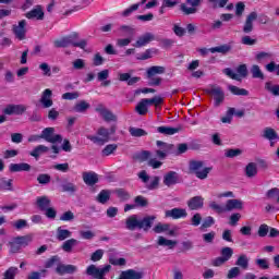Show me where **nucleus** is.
Masks as SVG:
<instances>
[{
  "mask_svg": "<svg viewBox=\"0 0 279 279\" xmlns=\"http://www.w3.org/2000/svg\"><path fill=\"white\" fill-rule=\"evenodd\" d=\"M59 262H60V256L53 255L51 258H49L45 263V267H46V269H51V267H53V265H56V263H59Z\"/></svg>",
  "mask_w": 279,
  "mask_h": 279,
  "instance_id": "61",
  "label": "nucleus"
},
{
  "mask_svg": "<svg viewBox=\"0 0 279 279\" xmlns=\"http://www.w3.org/2000/svg\"><path fill=\"white\" fill-rule=\"evenodd\" d=\"M16 274H19V268L12 266L4 271L3 279H14V278H16Z\"/></svg>",
  "mask_w": 279,
  "mask_h": 279,
  "instance_id": "49",
  "label": "nucleus"
},
{
  "mask_svg": "<svg viewBox=\"0 0 279 279\" xmlns=\"http://www.w3.org/2000/svg\"><path fill=\"white\" fill-rule=\"evenodd\" d=\"M210 53H222V56H226V53H230L232 51V46L230 44H225L218 47H214L209 49Z\"/></svg>",
  "mask_w": 279,
  "mask_h": 279,
  "instance_id": "29",
  "label": "nucleus"
},
{
  "mask_svg": "<svg viewBox=\"0 0 279 279\" xmlns=\"http://www.w3.org/2000/svg\"><path fill=\"white\" fill-rule=\"evenodd\" d=\"M129 132L131 136H134L135 138H140L141 136H147V131L138 128H130Z\"/></svg>",
  "mask_w": 279,
  "mask_h": 279,
  "instance_id": "48",
  "label": "nucleus"
},
{
  "mask_svg": "<svg viewBox=\"0 0 279 279\" xmlns=\"http://www.w3.org/2000/svg\"><path fill=\"white\" fill-rule=\"evenodd\" d=\"M75 245H77V240L72 238V239L63 242L61 248L63 250V252L71 254V252H73V247H75Z\"/></svg>",
  "mask_w": 279,
  "mask_h": 279,
  "instance_id": "33",
  "label": "nucleus"
},
{
  "mask_svg": "<svg viewBox=\"0 0 279 279\" xmlns=\"http://www.w3.org/2000/svg\"><path fill=\"white\" fill-rule=\"evenodd\" d=\"M266 198L267 199H276V202L279 204V189L272 187L266 192Z\"/></svg>",
  "mask_w": 279,
  "mask_h": 279,
  "instance_id": "44",
  "label": "nucleus"
},
{
  "mask_svg": "<svg viewBox=\"0 0 279 279\" xmlns=\"http://www.w3.org/2000/svg\"><path fill=\"white\" fill-rule=\"evenodd\" d=\"M207 95H213L215 100L216 108H219L221 104H223V99H226V94L223 89L219 86L211 85L209 89H206Z\"/></svg>",
  "mask_w": 279,
  "mask_h": 279,
  "instance_id": "8",
  "label": "nucleus"
},
{
  "mask_svg": "<svg viewBox=\"0 0 279 279\" xmlns=\"http://www.w3.org/2000/svg\"><path fill=\"white\" fill-rule=\"evenodd\" d=\"M143 271H136L134 269H128V270H123L120 276L119 279H143Z\"/></svg>",
  "mask_w": 279,
  "mask_h": 279,
  "instance_id": "17",
  "label": "nucleus"
},
{
  "mask_svg": "<svg viewBox=\"0 0 279 279\" xmlns=\"http://www.w3.org/2000/svg\"><path fill=\"white\" fill-rule=\"evenodd\" d=\"M96 199L99 204H106L110 199V190H102Z\"/></svg>",
  "mask_w": 279,
  "mask_h": 279,
  "instance_id": "42",
  "label": "nucleus"
},
{
  "mask_svg": "<svg viewBox=\"0 0 279 279\" xmlns=\"http://www.w3.org/2000/svg\"><path fill=\"white\" fill-rule=\"evenodd\" d=\"M27 26V21L22 20L19 22V24H14L12 26V32L15 36V38H17V40H25L26 38V34H27V28H25Z\"/></svg>",
  "mask_w": 279,
  "mask_h": 279,
  "instance_id": "10",
  "label": "nucleus"
},
{
  "mask_svg": "<svg viewBox=\"0 0 279 279\" xmlns=\"http://www.w3.org/2000/svg\"><path fill=\"white\" fill-rule=\"evenodd\" d=\"M167 69L162 65H153L147 69L146 77H156L157 75H162Z\"/></svg>",
  "mask_w": 279,
  "mask_h": 279,
  "instance_id": "23",
  "label": "nucleus"
},
{
  "mask_svg": "<svg viewBox=\"0 0 279 279\" xmlns=\"http://www.w3.org/2000/svg\"><path fill=\"white\" fill-rule=\"evenodd\" d=\"M117 144H109L102 149V156H110V154H114L117 151Z\"/></svg>",
  "mask_w": 279,
  "mask_h": 279,
  "instance_id": "58",
  "label": "nucleus"
},
{
  "mask_svg": "<svg viewBox=\"0 0 279 279\" xmlns=\"http://www.w3.org/2000/svg\"><path fill=\"white\" fill-rule=\"evenodd\" d=\"M88 141L95 143V145H106L110 141V132L108 129L100 126L97 130V135H87Z\"/></svg>",
  "mask_w": 279,
  "mask_h": 279,
  "instance_id": "4",
  "label": "nucleus"
},
{
  "mask_svg": "<svg viewBox=\"0 0 279 279\" xmlns=\"http://www.w3.org/2000/svg\"><path fill=\"white\" fill-rule=\"evenodd\" d=\"M102 258H104V250L101 248H98L97 251H95L90 256V260H93V263H97Z\"/></svg>",
  "mask_w": 279,
  "mask_h": 279,
  "instance_id": "57",
  "label": "nucleus"
},
{
  "mask_svg": "<svg viewBox=\"0 0 279 279\" xmlns=\"http://www.w3.org/2000/svg\"><path fill=\"white\" fill-rule=\"evenodd\" d=\"M72 66L75 71H82V69H86V61L84 59H75L72 62Z\"/></svg>",
  "mask_w": 279,
  "mask_h": 279,
  "instance_id": "52",
  "label": "nucleus"
},
{
  "mask_svg": "<svg viewBox=\"0 0 279 279\" xmlns=\"http://www.w3.org/2000/svg\"><path fill=\"white\" fill-rule=\"evenodd\" d=\"M266 89H268V92L271 93V95H275V97L279 96V85L266 83Z\"/></svg>",
  "mask_w": 279,
  "mask_h": 279,
  "instance_id": "60",
  "label": "nucleus"
},
{
  "mask_svg": "<svg viewBox=\"0 0 279 279\" xmlns=\"http://www.w3.org/2000/svg\"><path fill=\"white\" fill-rule=\"evenodd\" d=\"M220 254L222 258L228 263V260L232 258L234 251L232 250V247L226 246L221 248Z\"/></svg>",
  "mask_w": 279,
  "mask_h": 279,
  "instance_id": "46",
  "label": "nucleus"
},
{
  "mask_svg": "<svg viewBox=\"0 0 279 279\" xmlns=\"http://www.w3.org/2000/svg\"><path fill=\"white\" fill-rule=\"evenodd\" d=\"M203 167H204V161H199V160L190 161V171L195 173L196 178H198L199 180H206L210 171H213V168H204L202 170Z\"/></svg>",
  "mask_w": 279,
  "mask_h": 279,
  "instance_id": "3",
  "label": "nucleus"
},
{
  "mask_svg": "<svg viewBox=\"0 0 279 279\" xmlns=\"http://www.w3.org/2000/svg\"><path fill=\"white\" fill-rule=\"evenodd\" d=\"M251 74L254 80H265V74L260 70V66L254 64L251 68Z\"/></svg>",
  "mask_w": 279,
  "mask_h": 279,
  "instance_id": "38",
  "label": "nucleus"
},
{
  "mask_svg": "<svg viewBox=\"0 0 279 279\" xmlns=\"http://www.w3.org/2000/svg\"><path fill=\"white\" fill-rule=\"evenodd\" d=\"M12 226L13 228H15V230H23V228H27V220L19 219L15 222H13Z\"/></svg>",
  "mask_w": 279,
  "mask_h": 279,
  "instance_id": "63",
  "label": "nucleus"
},
{
  "mask_svg": "<svg viewBox=\"0 0 279 279\" xmlns=\"http://www.w3.org/2000/svg\"><path fill=\"white\" fill-rule=\"evenodd\" d=\"M61 189L63 193H75V191H77V186L68 180L64 181V183L61 185Z\"/></svg>",
  "mask_w": 279,
  "mask_h": 279,
  "instance_id": "43",
  "label": "nucleus"
},
{
  "mask_svg": "<svg viewBox=\"0 0 279 279\" xmlns=\"http://www.w3.org/2000/svg\"><path fill=\"white\" fill-rule=\"evenodd\" d=\"M157 132L159 134H163V136H173V134H178V132H182V126H159L157 128Z\"/></svg>",
  "mask_w": 279,
  "mask_h": 279,
  "instance_id": "21",
  "label": "nucleus"
},
{
  "mask_svg": "<svg viewBox=\"0 0 279 279\" xmlns=\"http://www.w3.org/2000/svg\"><path fill=\"white\" fill-rule=\"evenodd\" d=\"M239 276H241V268L238 266L232 267L227 274L228 279L239 278Z\"/></svg>",
  "mask_w": 279,
  "mask_h": 279,
  "instance_id": "53",
  "label": "nucleus"
},
{
  "mask_svg": "<svg viewBox=\"0 0 279 279\" xmlns=\"http://www.w3.org/2000/svg\"><path fill=\"white\" fill-rule=\"evenodd\" d=\"M228 88L230 93H232V95H240L243 97H247L250 95V92H247V89L239 88L238 86H234V85H229Z\"/></svg>",
  "mask_w": 279,
  "mask_h": 279,
  "instance_id": "40",
  "label": "nucleus"
},
{
  "mask_svg": "<svg viewBox=\"0 0 279 279\" xmlns=\"http://www.w3.org/2000/svg\"><path fill=\"white\" fill-rule=\"evenodd\" d=\"M256 19H258V13L254 11L246 16V20L243 26L244 34H252V32H254V21H256Z\"/></svg>",
  "mask_w": 279,
  "mask_h": 279,
  "instance_id": "12",
  "label": "nucleus"
},
{
  "mask_svg": "<svg viewBox=\"0 0 279 279\" xmlns=\"http://www.w3.org/2000/svg\"><path fill=\"white\" fill-rule=\"evenodd\" d=\"M255 265H257L259 269H269V260H267L266 258L256 259Z\"/></svg>",
  "mask_w": 279,
  "mask_h": 279,
  "instance_id": "59",
  "label": "nucleus"
},
{
  "mask_svg": "<svg viewBox=\"0 0 279 279\" xmlns=\"http://www.w3.org/2000/svg\"><path fill=\"white\" fill-rule=\"evenodd\" d=\"M56 129L54 128H46L41 131V138L46 141L47 143H62V135L54 134Z\"/></svg>",
  "mask_w": 279,
  "mask_h": 279,
  "instance_id": "7",
  "label": "nucleus"
},
{
  "mask_svg": "<svg viewBox=\"0 0 279 279\" xmlns=\"http://www.w3.org/2000/svg\"><path fill=\"white\" fill-rule=\"evenodd\" d=\"M135 112H137V114H140L141 117H145V114L149 112V108L147 107L143 99L136 105Z\"/></svg>",
  "mask_w": 279,
  "mask_h": 279,
  "instance_id": "39",
  "label": "nucleus"
},
{
  "mask_svg": "<svg viewBox=\"0 0 279 279\" xmlns=\"http://www.w3.org/2000/svg\"><path fill=\"white\" fill-rule=\"evenodd\" d=\"M53 92L51 89H45L41 94V97L39 99V104H41L43 108H51L53 106Z\"/></svg>",
  "mask_w": 279,
  "mask_h": 279,
  "instance_id": "14",
  "label": "nucleus"
},
{
  "mask_svg": "<svg viewBox=\"0 0 279 279\" xmlns=\"http://www.w3.org/2000/svg\"><path fill=\"white\" fill-rule=\"evenodd\" d=\"M83 182H85L87 186H95V184L99 182V175L95 172H83Z\"/></svg>",
  "mask_w": 279,
  "mask_h": 279,
  "instance_id": "20",
  "label": "nucleus"
},
{
  "mask_svg": "<svg viewBox=\"0 0 279 279\" xmlns=\"http://www.w3.org/2000/svg\"><path fill=\"white\" fill-rule=\"evenodd\" d=\"M264 138H267L268 141H276V138H278V133H276V130L271 128H266L264 130Z\"/></svg>",
  "mask_w": 279,
  "mask_h": 279,
  "instance_id": "47",
  "label": "nucleus"
},
{
  "mask_svg": "<svg viewBox=\"0 0 279 279\" xmlns=\"http://www.w3.org/2000/svg\"><path fill=\"white\" fill-rule=\"evenodd\" d=\"M179 180H180V177L175 171H170L163 175V184L166 186H173L174 184H178Z\"/></svg>",
  "mask_w": 279,
  "mask_h": 279,
  "instance_id": "18",
  "label": "nucleus"
},
{
  "mask_svg": "<svg viewBox=\"0 0 279 279\" xmlns=\"http://www.w3.org/2000/svg\"><path fill=\"white\" fill-rule=\"evenodd\" d=\"M187 206L191 210H199L204 208V198L202 196H194L187 202Z\"/></svg>",
  "mask_w": 279,
  "mask_h": 279,
  "instance_id": "22",
  "label": "nucleus"
},
{
  "mask_svg": "<svg viewBox=\"0 0 279 279\" xmlns=\"http://www.w3.org/2000/svg\"><path fill=\"white\" fill-rule=\"evenodd\" d=\"M157 245L160 247H169V250H173L178 245V241L175 240H167L165 236L159 235Z\"/></svg>",
  "mask_w": 279,
  "mask_h": 279,
  "instance_id": "27",
  "label": "nucleus"
},
{
  "mask_svg": "<svg viewBox=\"0 0 279 279\" xmlns=\"http://www.w3.org/2000/svg\"><path fill=\"white\" fill-rule=\"evenodd\" d=\"M75 271H77V266L71 264L64 265L59 263L56 268V274L59 276H64V274H75Z\"/></svg>",
  "mask_w": 279,
  "mask_h": 279,
  "instance_id": "15",
  "label": "nucleus"
},
{
  "mask_svg": "<svg viewBox=\"0 0 279 279\" xmlns=\"http://www.w3.org/2000/svg\"><path fill=\"white\" fill-rule=\"evenodd\" d=\"M154 221H156V216H145L144 218H140L138 215H131L125 220V229L130 230V232H134V230L149 232L154 226Z\"/></svg>",
  "mask_w": 279,
  "mask_h": 279,
  "instance_id": "1",
  "label": "nucleus"
},
{
  "mask_svg": "<svg viewBox=\"0 0 279 279\" xmlns=\"http://www.w3.org/2000/svg\"><path fill=\"white\" fill-rule=\"evenodd\" d=\"M209 8L217 10V8H226L228 0H207Z\"/></svg>",
  "mask_w": 279,
  "mask_h": 279,
  "instance_id": "41",
  "label": "nucleus"
},
{
  "mask_svg": "<svg viewBox=\"0 0 279 279\" xmlns=\"http://www.w3.org/2000/svg\"><path fill=\"white\" fill-rule=\"evenodd\" d=\"M154 40H156V35H154V33H145L144 35L137 38L133 47L140 49L141 47L149 45V43H154Z\"/></svg>",
  "mask_w": 279,
  "mask_h": 279,
  "instance_id": "11",
  "label": "nucleus"
},
{
  "mask_svg": "<svg viewBox=\"0 0 279 279\" xmlns=\"http://www.w3.org/2000/svg\"><path fill=\"white\" fill-rule=\"evenodd\" d=\"M47 151H49V147L38 145L29 153V156H33L35 160H38V158H40V154H47Z\"/></svg>",
  "mask_w": 279,
  "mask_h": 279,
  "instance_id": "30",
  "label": "nucleus"
},
{
  "mask_svg": "<svg viewBox=\"0 0 279 279\" xmlns=\"http://www.w3.org/2000/svg\"><path fill=\"white\" fill-rule=\"evenodd\" d=\"M235 265L236 267H239V269L247 271V269H250V258L247 257V255L242 254L235 260Z\"/></svg>",
  "mask_w": 279,
  "mask_h": 279,
  "instance_id": "24",
  "label": "nucleus"
},
{
  "mask_svg": "<svg viewBox=\"0 0 279 279\" xmlns=\"http://www.w3.org/2000/svg\"><path fill=\"white\" fill-rule=\"evenodd\" d=\"M170 228H171V225L169 223L158 222L153 228V232H155V234H162V232H169Z\"/></svg>",
  "mask_w": 279,
  "mask_h": 279,
  "instance_id": "37",
  "label": "nucleus"
},
{
  "mask_svg": "<svg viewBox=\"0 0 279 279\" xmlns=\"http://www.w3.org/2000/svg\"><path fill=\"white\" fill-rule=\"evenodd\" d=\"M27 108L23 105H9L3 110L4 114H23Z\"/></svg>",
  "mask_w": 279,
  "mask_h": 279,
  "instance_id": "19",
  "label": "nucleus"
},
{
  "mask_svg": "<svg viewBox=\"0 0 279 279\" xmlns=\"http://www.w3.org/2000/svg\"><path fill=\"white\" fill-rule=\"evenodd\" d=\"M26 19H36V21H44L45 19V12L43 11V7L41 5H37L36 8H34L33 10H31L29 12H27L25 14Z\"/></svg>",
  "mask_w": 279,
  "mask_h": 279,
  "instance_id": "16",
  "label": "nucleus"
},
{
  "mask_svg": "<svg viewBox=\"0 0 279 279\" xmlns=\"http://www.w3.org/2000/svg\"><path fill=\"white\" fill-rule=\"evenodd\" d=\"M11 173H16L19 171H31L32 170V166L29 163H11L9 167Z\"/></svg>",
  "mask_w": 279,
  "mask_h": 279,
  "instance_id": "28",
  "label": "nucleus"
},
{
  "mask_svg": "<svg viewBox=\"0 0 279 279\" xmlns=\"http://www.w3.org/2000/svg\"><path fill=\"white\" fill-rule=\"evenodd\" d=\"M227 210H243V201L232 198L227 201L226 205Z\"/></svg>",
  "mask_w": 279,
  "mask_h": 279,
  "instance_id": "26",
  "label": "nucleus"
},
{
  "mask_svg": "<svg viewBox=\"0 0 279 279\" xmlns=\"http://www.w3.org/2000/svg\"><path fill=\"white\" fill-rule=\"evenodd\" d=\"M110 269H112V266L110 265H106L102 268H97V266L92 264L86 268V274L87 276H92L94 279H106V274H109Z\"/></svg>",
  "mask_w": 279,
  "mask_h": 279,
  "instance_id": "5",
  "label": "nucleus"
},
{
  "mask_svg": "<svg viewBox=\"0 0 279 279\" xmlns=\"http://www.w3.org/2000/svg\"><path fill=\"white\" fill-rule=\"evenodd\" d=\"M119 31L124 34V36H134L136 34V31L132 26L122 25L120 26Z\"/></svg>",
  "mask_w": 279,
  "mask_h": 279,
  "instance_id": "51",
  "label": "nucleus"
},
{
  "mask_svg": "<svg viewBox=\"0 0 279 279\" xmlns=\"http://www.w3.org/2000/svg\"><path fill=\"white\" fill-rule=\"evenodd\" d=\"M186 210H167L166 217H172V219H184L186 217Z\"/></svg>",
  "mask_w": 279,
  "mask_h": 279,
  "instance_id": "35",
  "label": "nucleus"
},
{
  "mask_svg": "<svg viewBox=\"0 0 279 279\" xmlns=\"http://www.w3.org/2000/svg\"><path fill=\"white\" fill-rule=\"evenodd\" d=\"M96 112L100 113V117H102L104 121H117V116L112 113V111H110L104 105H98L96 108Z\"/></svg>",
  "mask_w": 279,
  "mask_h": 279,
  "instance_id": "13",
  "label": "nucleus"
},
{
  "mask_svg": "<svg viewBox=\"0 0 279 279\" xmlns=\"http://www.w3.org/2000/svg\"><path fill=\"white\" fill-rule=\"evenodd\" d=\"M45 274H47V269H41L40 271H32L28 276L27 279H40L45 278Z\"/></svg>",
  "mask_w": 279,
  "mask_h": 279,
  "instance_id": "56",
  "label": "nucleus"
},
{
  "mask_svg": "<svg viewBox=\"0 0 279 279\" xmlns=\"http://www.w3.org/2000/svg\"><path fill=\"white\" fill-rule=\"evenodd\" d=\"M213 226H215V218H213V216L206 217L203 220V223L201 226V230H206L208 228H213Z\"/></svg>",
  "mask_w": 279,
  "mask_h": 279,
  "instance_id": "50",
  "label": "nucleus"
},
{
  "mask_svg": "<svg viewBox=\"0 0 279 279\" xmlns=\"http://www.w3.org/2000/svg\"><path fill=\"white\" fill-rule=\"evenodd\" d=\"M225 75L230 77L231 80H235L236 82H241L242 77H247V65L241 64L236 68V73L232 71V69L227 68L223 70Z\"/></svg>",
  "mask_w": 279,
  "mask_h": 279,
  "instance_id": "6",
  "label": "nucleus"
},
{
  "mask_svg": "<svg viewBox=\"0 0 279 279\" xmlns=\"http://www.w3.org/2000/svg\"><path fill=\"white\" fill-rule=\"evenodd\" d=\"M186 3L181 4V11L184 12L186 15L190 14H197L199 5L204 0H185Z\"/></svg>",
  "mask_w": 279,
  "mask_h": 279,
  "instance_id": "9",
  "label": "nucleus"
},
{
  "mask_svg": "<svg viewBox=\"0 0 279 279\" xmlns=\"http://www.w3.org/2000/svg\"><path fill=\"white\" fill-rule=\"evenodd\" d=\"M156 145L157 147H159V149L166 154H171V151H173L174 149V145L173 144H168V143H165L162 141H157L156 142Z\"/></svg>",
  "mask_w": 279,
  "mask_h": 279,
  "instance_id": "36",
  "label": "nucleus"
},
{
  "mask_svg": "<svg viewBox=\"0 0 279 279\" xmlns=\"http://www.w3.org/2000/svg\"><path fill=\"white\" fill-rule=\"evenodd\" d=\"M37 182L39 184H49V182H51V175H49V174H39L37 177Z\"/></svg>",
  "mask_w": 279,
  "mask_h": 279,
  "instance_id": "64",
  "label": "nucleus"
},
{
  "mask_svg": "<svg viewBox=\"0 0 279 279\" xmlns=\"http://www.w3.org/2000/svg\"><path fill=\"white\" fill-rule=\"evenodd\" d=\"M72 234L73 233L69 229H62V227L57 229L58 241H66V239H71Z\"/></svg>",
  "mask_w": 279,
  "mask_h": 279,
  "instance_id": "32",
  "label": "nucleus"
},
{
  "mask_svg": "<svg viewBox=\"0 0 279 279\" xmlns=\"http://www.w3.org/2000/svg\"><path fill=\"white\" fill-rule=\"evenodd\" d=\"M80 38L78 33H72L71 35L61 37L53 41V46L56 49H66V47H78L80 49H86V45L88 41L86 39H81L80 41H75Z\"/></svg>",
  "mask_w": 279,
  "mask_h": 279,
  "instance_id": "2",
  "label": "nucleus"
},
{
  "mask_svg": "<svg viewBox=\"0 0 279 279\" xmlns=\"http://www.w3.org/2000/svg\"><path fill=\"white\" fill-rule=\"evenodd\" d=\"M258 173V166L254 162H250L246 167H245V175L246 178H256Z\"/></svg>",
  "mask_w": 279,
  "mask_h": 279,
  "instance_id": "31",
  "label": "nucleus"
},
{
  "mask_svg": "<svg viewBox=\"0 0 279 279\" xmlns=\"http://www.w3.org/2000/svg\"><path fill=\"white\" fill-rule=\"evenodd\" d=\"M232 117H234V108H229L227 111V116L221 118L223 123H232Z\"/></svg>",
  "mask_w": 279,
  "mask_h": 279,
  "instance_id": "62",
  "label": "nucleus"
},
{
  "mask_svg": "<svg viewBox=\"0 0 279 279\" xmlns=\"http://www.w3.org/2000/svg\"><path fill=\"white\" fill-rule=\"evenodd\" d=\"M90 108V105L86 100H82L73 108L74 112H86Z\"/></svg>",
  "mask_w": 279,
  "mask_h": 279,
  "instance_id": "45",
  "label": "nucleus"
},
{
  "mask_svg": "<svg viewBox=\"0 0 279 279\" xmlns=\"http://www.w3.org/2000/svg\"><path fill=\"white\" fill-rule=\"evenodd\" d=\"M133 158L134 160H137V162H145L151 158V151L142 150L141 153L135 154Z\"/></svg>",
  "mask_w": 279,
  "mask_h": 279,
  "instance_id": "34",
  "label": "nucleus"
},
{
  "mask_svg": "<svg viewBox=\"0 0 279 279\" xmlns=\"http://www.w3.org/2000/svg\"><path fill=\"white\" fill-rule=\"evenodd\" d=\"M37 206L40 210H53V206H51V201L47 196H41L37 198Z\"/></svg>",
  "mask_w": 279,
  "mask_h": 279,
  "instance_id": "25",
  "label": "nucleus"
},
{
  "mask_svg": "<svg viewBox=\"0 0 279 279\" xmlns=\"http://www.w3.org/2000/svg\"><path fill=\"white\" fill-rule=\"evenodd\" d=\"M0 189L2 191H12V179L5 180V179H0Z\"/></svg>",
  "mask_w": 279,
  "mask_h": 279,
  "instance_id": "55",
  "label": "nucleus"
},
{
  "mask_svg": "<svg viewBox=\"0 0 279 279\" xmlns=\"http://www.w3.org/2000/svg\"><path fill=\"white\" fill-rule=\"evenodd\" d=\"M243 154V150L235 148V149H227L225 153L226 158H236V156H241Z\"/></svg>",
  "mask_w": 279,
  "mask_h": 279,
  "instance_id": "54",
  "label": "nucleus"
}]
</instances>
